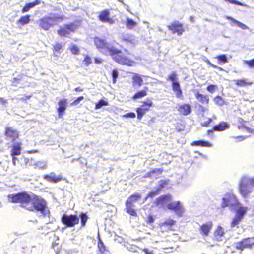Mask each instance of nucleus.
<instances>
[{
	"label": "nucleus",
	"instance_id": "1",
	"mask_svg": "<svg viewBox=\"0 0 254 254\" xmlns=\"http://www.w3.org/2000/svg\"><path fill=\"white\" fill-rule=\"evenodd\" d=\"M11 202L20 203L25 209L39 213V216L46 217L49 214L46 202L37 195L22 192L9 196Z\"/></svg>",
	"mask_w": 254,
	"mask_h": 254
},
{
	"label": "nucleus",
	"instance_id": "2",
	"mask_svg": "<svg viewBox=\"0 0 254 254\" xmlns=\"http://www.w3.org/2000/svg\"><path fill=\"white\" fill-rule=\"evenodd\" d=\"M94 43L101 53L106 55L113 56V59L118 63L129 66L134 65L135 62L134 61L123 56L121 51L115 47L114 42L110 43L100 38L96 37L94 39Z\"/></svg>",
	"mask_w": 254,
	"mask_h": 254
},
{
	"label": "nucleus",
	"instance_id": "3",
	"mask_svg": "<svg viewBox=\"0 0 254 254\" xmlns=\"http://www.w3.org/2000/svg\"><path fill=\"white\" fill-rule=\"evenodd\" d=\"M254 178L244 177L242 178L239 186L240 194L243 197L248 196L254 191Z\"/></svg>",
	"mask_w": 254,
	"mask_h": 254
},
{
	"label": "nucleus",
	"instance_id": "4",
	"mask_svg": "<svg viewBox=\"0 0 254 254\" xmlns=\"http://www.w3.org/2000/svg\"><path fill=\"white\" fill-rule=\"evenodd\" d=\"M240 203L236 196L233 194L229 193L225 194L222 198V207H226L229 206L230 209L232 210H236L238 208Z\"/></svg>",
	"mask_w": 254,
	"mask_h": 254
},
{
	"label": "nucleus",
	"instance_id": "5",
	"mask_svg": "<svg viewBox=\"0 0 254 254\" xmlns=\"http://www.w3.org/2000/svg\"><path fill=\"white\" fill-rule=\"evenodd\" d=\"M58 19V17L53 14L45 16L39 20V27L44 30H48L52 26L57 24Z\"/></svg>",
	"mask_w": 254,
	"mask_h": 254
},
{
	"label": "nucleus",
	"instance_id": "6",
	"mask_svg": "<svg viewBox=\"0 0 254 254\" xmlns=\"http://www.w3.org/2000/svg\"><path fill=\"white\" fill-rule=\"evenodd\" d=\"M61 220L67 227H72L79 223V218L77 215L64 214L62 217Z\"/></svg>",
	"mask_w": 254,
	"mask_h": 254
},
{
	"label": "nucleus",
	"instance_id": "7",
	"mask_svg": "<svg viewBox=\"0 0 254 254\" xmlns=\"http://www.w3.org/2000/svg\"><path fill=\"white\" fill-rule=\"evenodd\" d=\"M167 207L168 209L173 211L179 217L182 216L184 212L183 205L179 201H174L168 204Z\"/></svg>",
	"mask_w": 254,
	"mask_h": 254
},
{
	"label": "nucleus",
	"instance_id": "8",
	"mask_svg": "<svg viewBox=\"0 0 254 254\" xmlns=\"http://www.w3.org/2000/svg\"><path fill=\"white\" fill-rule=\"evenodd\" d=\"M254 245V237L243 239L242 240L235 243V247L237 249L243 250L246 248H250Z\"/></svg>",
	"mask_w": 254,
	"mask_h": 254
},
{
	"label": "nucleus",
	"instance_id": "9",
	"mask_svg": "<svg viewBox=\"0 0 254 254\" xmlns=\"http://www.w3.org/2000/svg\"><path fill=\"white\" fill-rule=\"evenodd\" d=\"M152 104L153 103L150 100L147 99L143 102L142 105L137 109L136 112L137 113V118L139 120H140L142 118L144 114L152 106Z\"/></svg>",
	"mask_w": 254,
	"mask_h": 254
},
{
	"label": "nucleus",
	"instance_id": "10",
	"mask_svg": "<svg viewBox=\"0 0 254 254\" xmlns=\"http://www.w3.org/2000/svg\"><path fill=\"white\" fill-rule=\"evenodd\" d=\"M180 114L187 116L191 112V106L189 104H178L176 107Z\"/></svg>",
	"mask_w": 254,
	"mask_h": 254
},
{
	"label": "nucleus",
	"instance_id": "11",
	"mask_svg": "<svg viewBox=\"0 0 254 254\" xmlns=\"http://www.w3.org/2000/svg\"><path fill=\"white\" fill-rule=\"evenodd\" d=\"M5 135L7 139L13 141L18 137V132L13 127H8L5 129Z\"/></svg>",
	"mask_w": 254,
	"mask_h": 254
},
{
	"label": "nucleus",
	"instance_id": "12",
	"mask_svg": "<svg viewBox=\"0 0 254 254\" xmlns=\"http://www.w3.org/2000/svg\"><path fill=\"white\" fill-rule=\"evenodd\" d=\"M168 28L173 34L177 33L178 35H181L184 31L182 25L178 22L172 23Z\"/></svg>",
	"mask_w": 254,
	"mask_h": 254
},
{
	"label": "nucleus",
	"instance_id": "13",
	"mask_svg": "<svg viewBox=\"0 0 254 254\" xmlns=\"http://www.w3.org/2000/svg\"><path fill=\"white\" fill-rule=\"evenodd\" d=\"M171 200L172 195L168 193L162 195L157 197L156 199L155 202L156 203L157 205H162L169 202L170 201H171Z\"/></svg>",
	"mask_w": 254,
	"mask_h": 254
},
{
	"label": "nucleus",
	"instance_id": "14",
	"mask_svg": "<svg viewBox=\"0 0 254 254\" xmlns=\"http://www.w3.org/2000/svg\"><path fill=\"white\" fill-rule=\"evenodd\" d=\"M110 12L108 10L102 11L99 15V20L103 22H108L111 24H113L114 20L110 18Z\"/></svg>",
	"mask_w": 254,
	"mask_h": 254
},
{
	"label": "nucleus",
	"instance_id": "15",
	"mask_svg": "<svg viewBox=\"0 0 254 254\" xmlns=\"http://www.w3.org/2000/svg\"><path fill=\"white\" fill-rule=\"evenodd\" d=\"M25 161L24 166H26L28 163L33 166L35 169H44L46 166V164L44 161L35 162V160H24Z\"/></svg>",
	"mask_w": 254,
	"mask_h": 254
},
{
	"label": "nucleus",
	"instance_id": "16",
	"mask_svg": "<svg viewBox=\"0 0 254 254\" xmlns=\"http://www.w3.org/2000/svg\"><path fill=\"white\" fill-rule=\"evenodd\" d=\"M120 39L122 41L128 43L132 46L134 45L137 42L136 38L132 35L123 34L121 36Z\"/></svg>",
	"mask_w": 254,
	"mask_h": 254
},
{
	"label": "nucleus",
	"instance_id": "17",
	"mask_svg": "<svg viewBox=\"0 0 254 254\" xmlns=\"http://www.w3.org/2000/svg\"><path fill=\"white\" fill-rule=\"evenodd\" d=\"M44 178L47 181L53 183H57L62 179L61 175H56L54 173L44 175Z\"/></svg>",
	"mask_w": 254,
	"mask_h": 254
},
{
	"label": "nucleus",
	"instance_id": "18",
	"mask_svg": "<svg viewBox=\"0 0 254 254\" xmlns=\"http://www.w3.org/2000/svg\"><path fill=\"white\" fill-rule=\"evenodd\" d=\"M143 79L136 73H133L132 76V85L135 88L140 87L143 83Z\"/></svg>",
	"mask_w": 254,
	"mask_h": 254
},
{
	"label": "nucleus",
	"instance_id": "19",
	"mask_svg": "<svg viewBox=\"0 0 254 254\" xmlns=\"http://www.w3.org/2000/svg\"><path fill=\"white\" fill-rule=\"evenodd\" d=\"M141 198V195L139 193H135L127 199L126 202V205L134 206V203Z\"/></svg>",
	"mask_w": 254,
	"mask_h": 254
},
{
	"label": "nucleus",
	"instance_id": "20",
	"mask_svg": "<svg viewBox=\"0 0 254 254\" xmlns=\"http://www.w3.org/2000/svg\"><path fill=\"white\" fill-rule=\"evenodd\" d=\"M172 89L177 98H182V91L180 88V84L178 82H172Z\"/></svg>",
	"mask_w": 254,
	"mask_h": 254
},
{
	"label": "nucleus",
	"instance_id": "21",
	"mask_svg": "<svg viewBox=\"0 0 254 254\" xmlns=\"http://www.w3.org/2000/svg\"><path fill=\"white\" fill-rule=\"evenodd\" d=\"M212 227V223L211 222H209L200 226V230L203 235L207 236L209 234Z\"/></svg>",
	"mask_w": 254,
	"mask_h": 254
},
{
	"label": "nucleus",
	"instance_id": "22",
	"mask_svg": "<svg viewBox=\"0 0 254 254\" xmlns=\"http://www.w3.org/2000/svg\"><path fill=\"white\" fill-rule=\"evenodd\" d=\"M166 184V182L165 181H161L160 184H159V187L154 190H152L148 193L147 196L145 198V200L147 199L148 197H153L155 195H157L160 191V190L164 187V185Z\"/></svg>",
	"mask_w": 254,
	"mask_h": 254
},
{
	"label": "nucleus",
	"instance_id": "23",
	"mask_svg": "<svg viewBox=\"0 0 254 254\" xmlns=\"http://www.w3.org/2000/svg\"><path fill=\"white\" fill-rule=\"evenodd\" d=\"M230 127V125L226 122H222L213 127V129L215 131H222L225 129H228Z\"/></svg>",
	"mask_w": 254,
	"mask_h": 254
},
{
	"label": "nucleus",
	"instance_id": "24",
	"mask_svg": "<svg viewBox=\"0 0 254 254\" xmlns=\"http://www.w3.org/2000/svg\"><path fill=\"white\" fill-rule=\"evenodd\" d=\"M247 208L246 207L240 206L238 205V208L236 210H233L236 211L235 216L242 219L247 211Z\"/></svg>",
	"mask_w": 254,
	"mask_h": 254
},
{
	"label": "nucleus",
	"instance_id": "25",
	"mask_svg": "<svg viewBox=\"0 0 254 254\" xmlns=\"http://www.w3.org/2000/svg\"><path fill=\"white\" fill-rule=\"evenodd\" d=\"M41 3L40 0H36L35 1L27 3L22 10L23 13L28 12L31 8L35 7L36 5L40 4Z\"/></svg>",
	"mask_w": 254,
	"mask_h": 254
},
{
	"label": "nucleus",
	"instance_id": "26",
	"mask_svg": "<svg viewBox=\"0 0 254 254\" xmlns=\"http://www.w3.org/2000/svg\"><path fill=\"white\" fill-rule=\"evenodd\" d=\"M227 19L231 21V26H234L235 25H237L238 27L242 28V29H248V27L247 26L245 25L244 24L235 20L231 17L227 16L226 18Z\"/></svg>",
	"mask_w": 254,
	"mask_h": 254
},
{
	"label": "nucleus",
	"instance_id": "27",
	"mask_svg": "<svg viewBox=\"0 0 254 254\" xmlns=\"http://www.w3.org/2000/svg\"><path fill=\"white\" fill-rule=\"evenodd\" d=\"M66 108V100H62L59 102V108L58 109L59 116H61Z\"/></svg>",
	"mask_w": 254,
	"mask_h": 254
},
{
	"label": "nucleus",
	"instance_id": "28",
	"mask_svg": "<svg viewBox=\"0 0 254 254\" xmlns=\"http://www.w3.org/2000/svg\"><path fill=\"white\" fill-rule=\"evenodd\" d=\"M21 153V146L19 143H15L13 145L12 150H11V155L13 157V159H16L14 157L15 155H18Z\"/></svg>",
	"mask_w": 254,
	"mask_h": 254
},
{
	"label": "nucleus",
	"instance_id": "29",
	"mask_svg": "<svg viewBox=\"0 0 254 254\" xmlns=\"http://www.w3.org/2000/svg\"><path fill=\"white\" fill-rule=\"evenodd\" d=\"M192 146H201L203 147H211L212 144L208 141L204 140L195 141L191 143Z\"/></svg>",
	"mask_w": 254,
	"mask_h": 254
},
{
	"label": "nucleus",
	"instance_id": "30",
	"mask_svg": "<svg viewBox=\"0 0 254 254\" xmlns=\"http://www.w3.org/2000/svg\"><path fill=\"white\" fill-rule=\"evenodd\" d=\"M30 16V15H26L24 16H22L17 21V24H20L21 26H23L24 25L27 24L29 23Z\"/></svg>",
	"mask_w": 254,
	"mask_h": 254
},
{
	"label": "nucleus",
	"instance_id": "31",
	"mask_svg": "<svg viewBox=\"0 0 254 254\" xmlns=\"http://www.w3.org/2000/svg\"><path fill=\"white\" fill-rule=\"evenodd\" d=\"M196 97L197 100L203 104H207L209 101V98L207 96L204 95L199 93H197L196 94Z\"/></svg>",
	"mask_w": 254,
	"mask_h": 254
},
{
	"label": "nucleus",
	"instance_id": "32",
	"mask_svg": "<svg viewBox=\"0 0 254 254\" xmlns=\"http://www.w3.org/2000/svg\"><path fill=\"white\" fill-rule=\"evenodd\" d=\"M125 24L127 29H132L134 27L136 26L137 23L133 20L129 18H127Z\"/></svg>",
	"mask_w": 254,
	"mask_h": 254
},
{
	"label": "nucleus",
	"instance_id": "33",
	"mask_svg": "<svg viewBox=\"0 0 254 254\" xmlns=\"http://www.w3.org/2000/svg\"><path fill=\"white\" fill-rule=\"evenodd\" d=\"M162 172L161 169H155L149 173V176L152 178H157L161 174Z\"/></svg>",
	"mask_w": 254,
	"mask_h": 254
},
{
	"label": "nucleus",
	"instance_id": "34",
	"mask_svg": "<svg viewBox=\"0 0 254 254\" xmlns=\"http://www.w3.org/2000/svg\"><path fill=\"white\" fill-rule=\"evenodd\" d=\"M58 33L61 36H66L69 34L70 32L67 27H66L65 25L64 27L61 28L58 31Z\"/></svg>",
	"mask_w": 254,
	"mask_h": 254
},
{
	"label": "nucleus",
	"instance_id": "35",
	"mask_svg": "<svg viewBox=\"0 0 254 254\" xmlns=\"http://www.w3.org/2000/svg\"><path fill=\"white\" fill-rule=\"evenodd\" d=\"M176 221L175 220L172 219H168L164 222L160 223V226L162 227L168 226V229H169L170 227L174 225Z\"/></svg>",
	"mask_w": 254,
	"mask_h": 254
},
{
	"label": "nucleus",
	"instance_id": "36",
	"mask_svg": "<svg viewBox=\"0 0 254 254\" xmlns=\"http://www.w3.org/2000/svg\"><path fill=\"white\" fill-rule=\"evenodd\" d=\"M79 218H80L81 219V226L82 227L85 226L86 225V223L87 221V219L88 218V217L87 215V214L85 213H81L80 214Z\"/></svg>",
	"mask_w": 254,
	"mask_h": 254
},
{
	"label": "nucleus",
	"instance_id": "37",
	"mask_svg": "<svg viewBox=\"0 0 254 254\" xmlns=\"http://www.w3.org/2000/svg\"><path fill=\"white\" fill-rule=\"evenodd\" d=\"M133 206L126 205V210L127 213L132 216H137L135 210L132 208Z\"/></svg>",
	"mask_w": 254,
	"mask_h": 254
},
{
	"label": "nucleus",
	"instance_id": "38",
	"mask_svg": "<svg viewBox=\"0 0 254 254\" xmlns=\"http://www.w3.org/2000/svg\"><path fill=\"white\" fill-rule=\"evenodd\" d=\"M147 95L145 90H142L137 92L133 97V99H136L145 96Z\"/></svg>",
	"mask_w": 254,
	"mask_h": 254
},
{
	"label": "nucleus",
	"instance_id": "39",
	"mask_svg": "<svg viewBox=\"0 0 254 254\" xmlns=\"http://www.w3.org/2000/svg\"><path fill=\"white\" fill-rule=\"evenodd\" d=\"M234 82L238 86L244 87L247 84H251V83L246 82L245 80H235Z\"/></svg>",
	"mask_w": 254,
	"mask_h": 254
},
{
	"label": "nucleus",
	"instance_id": "40",
	"mask_svg": "<svg viewBox=\"0 0 254 254\" xmlns=\"http://www.w3.org/2000/svg\"><path fill=\"white\" fill-rule=\"evenodd\" d=\"M98 248L99 251L102 253L104 252L106 250V247L104 245L102 241L99 239V241L98 242Z\"/></svg>",
	"mask_w": 254,
	"mask_h": 254
},
{
	"label": "nucleus",
	"instance_id": "41",
	"mask_svg": "<svg viewBox=\"0 0 254 254\" xmlns=\"http://www.w3.org/2000/svg\"><path fill=\"white\" fill-rule=\"evenodd\" d=\"M108 105V102L103 100H100L95 105V109H98L101 108L103 106Z\"/></svg>",
	"mask_w": 254,
	"mask_h": 254
},
{
	"label": "nucleus",
	"instance_id": "42",
	"mask_svg": "<svg viewBox=\"0 0 254 254\" xmlns=\"http://www.w3.org/2000/svg\"><path fill=\"white\" fill-rule=\"evenodd\" d=\"M66 27H67L69 32H74L77 28L78 26L75 23H71L70 24H66Z\"/></svg>",
	"mask_w": 254,
	"mask_h": 254
},
{
	"label": "nucleus",
	"instance_id": "43",
	"mask_svg": "<svg viewBox=\"0 0 254 254\" xmlns=\"http://www.w3.org/2000/svg\"><path fill=\"white\" fill-rule=\"evenodd\" d=\"M214 102L216 104L219 106H222L224 104V101L220 96H217L214 98Z\"/></svg>",
	"mask_w": 254,
	"mask_h": 254
},
{
	"label": "nucleus",
	"instance_id": "44",
	"mask_svg": "<svg viewBox=\"0 0 254 254\" xmlns=\"http://www.w3.org/2000/svg\"><path fill=\"white\" fill-rule=\"evenodd\" d=\"M216 58L217 59L219 62H221L223 63H226L228 62V60L227 59L226 55H222L217 56L216 57Z\"/></svg>",
	"mask_w": 254,
	"mask_h": 254
},
{
	"label": "nucleus",
	"instance_id": "45",
	"mask_svg": "<svg viewBox=\"0 0 254 254\" xmlns=\"http://www.w3.org/2000/svg\"><path fill=\"white\" fill-rule=\"evenodd\" d=\"M92 63V59L91 58L88 56H86L84 60L83 61V64L85 65L86 66H88L89 64H91Z\"/></svg>",
	"mask_w": 254,
	"mask_h": 254
},
{
	"label": "nucleus",
	"instance_id": "46",
	"mask_svg": "<svg viewBox=\"0 0 254 254\" xmlns=\"http://www.w3.org/2000/svg\"><path fill=\"white\" fill-rule=\"evenodd\" d=\"M242 220V219L239 217H237V216H235L234 218L232 223H231V227H234L236 226L237 225H238L239 222Z\"/></svg>",
	"mask_w": 254,
	"mask_h": 254
},
{
	"label": "nucleus",
	"instance_id": "47",
	"mask_svg": "<svg viewBox=\"0 0 254 254\" xmlns=\"http://www.w3.org/2000/svg\"><path fill=\"white\" fill-rule=\"evenodd\" d=\"M177 79V75L176 74L173 72H172L169 76H168V78L167 80H170L173 82H176V80Z\"/></svg>",
	"mask_w": 254,
	"mask_h": 254
},
{
	"label": "nucleus",
	"instance_id": "48",
	"mask_svg": "<svg viewBox=\"0 0 254 254\" xmlns=\"http://www.w3.org/2000/svg\"><path fill=\"white\" fill-rule=\"evenodd\" d=\"M70 50L73 54H77L79 53V49L78 47L75 45H73L70 47Z\"/></svg>",
	"mask_w": 254,
	"mask_h": 254
},
{
	"label": "nucleus",
	"instance_id": "49",
	"mask_svg": "<svg viewBox=\"0 0 254 254\" xmlns=\"http://www.w3.org/2000/svg\"><path fill=\"white\" fill-rule=\"evenodd\" d=\"M112 76L113 78V83L115 84L116 82V79L118 77V72L116 70H113Z\"/></svg>",
	"mask_w": 254,
	"mask_h": 254
},
{
	"label": "nucleus",
	"instance_id": "50",
	"mask_svg": "<svg viewBox=\"0 0 254 254\" xmlns=\"http://www.w3.org/2000/svg\"><path fill=\"white\" fill-rule=\"evenodd\" d=\"M224 0L228 1L229 3H232V4H237V5H241V6H247V5L246 4H243V3L238 1L237 0Z\"/></svg>",
	"mask_w": 254,
	"mask_h": 254
},
{
	"label": "nucleus",
	"instance_id": "51",
	"mask_svg": "<svg viewBox=\"0 0 254 254\" xmlns=\"http://www.w3.org/2000/svg\"><path fill=\"white\" fill-rule=\"evenodd\" d=\"M244 62L251 68H254V59L251 60H244Z\"/></svg>",
	"mask_w": 254,
	"mask_h": 254
},
{
	"label": "nucleus",
	"instance_id": "52",
	"mask_svg": "<svg viewBox=\"0 0 254 254\" xmlns=\"http://www.w3.org/2000/svg\"><path fill=\"white\" fill-rule=\"evenodd\" d=\"M84 99L83 96L79 97L77 99L71 103V105L76 106Z\"/></svg>",
	"mask_w": 254,
	"mask_h": 254
},
{
	"label": "nucleus",
	"instance_id": "53",
	"mask_svg": "<svg viewBox=\"0 0 254 254\" xmlns=\"http://www.w3.org/2000/svg\"><path fill=\"white\" fill-rule=\"evenodd\" d=\"M54 50L56 52H59L62 48L61 44L57 43L53 45Z\"/></svg>",
	"mask_w": 254,
	"mask_h": 254
},
{
	"label": "nucleus",
	"instance_id": "54",
	"mask_svg": "<svg viewBox=\"0 0 254 254\" xmlns=\"http://www.w3.org/2000/svg\"><path fill=\"white\" fill-rule=\"evenodd\" d=\"M216 234L220 236H222L224 234V231L223 228L221 226H218L216 231Z\"/></svg>",
	"mask_w": 254,
	"mask_h": 254
},
{
	"label": "nucleus",
	"instance_id": "55",
	"mask_svg": "<svg viewBox=\"0 0 254 254\" xmlns=\"http://www.w3.org/2000/svg\"><path fill=\"white\" fill-rule=\"evenodd\" d=\"M135 116H136L135 114L133 112L127 113L123 116V117L130 118H134L135 117Z\"/></svg>",
	"mask_w": 254,
	"mask_h": 254
},
{
	"label": "nucleus",
	"instance_id": "56",
	"mask_svg": "<svg viewBox=\"0 0 254 254\" xmlns=\"http://www.w3.org/2000/svg\"><path fill=\"white\" fill-rule=\"evenodd\" d=\"M216 87V86L211 85L207 87V89L210 93H213L214 91V90Z\"/></svg>",
	"mask_w": 254,
	"mask_h": 254
},
{
	"label": "nucleus",
	"instance_id": "57",
	"mask_svg": "<svg viewBox=\"0 0 254 254\" xmlns=\"http://www.w3.org/2000/svg\"><path fill=\"white\" fill-rule=\"evenodd\" d=\"M154 218L151 215H149L148 217H147V223H149V224H151L153 222H154Z\"/></svg>",
	"mask_w": 254,
	"mask_h": 254
},
{
	"label": "nucleus",
	"instance_id": "58",
	"mask_svg": "<svg viewBox=\"0 0 254 254\" xmlns=\"http://www.w3.org/2000/svg\"><path fill=\"white\" fill-rule=\"evenodd\" d=\"M57 254H69L68 252H67L65 250H61L57 253Z\"/></svg>",
	"mask_w": 254,
	"mask_h": 254
},
{
	"label": "nucleus",
	"instance_id": "59",
	"mask_svg": "<svg viewBox=\"0 0 254 254\" xmlns=\"http://www.w3.org/2000/svg\"><path fill=\"white\" fill-rule=\"evenodd\" d=\"M102 60L101 59H98V58L95 59V62L97 64H100L102 62Z\"/></svg>",
	"mask_w": 254,
	"mask_h": 254
},
{
	"label": "nucleus",
	"instance_id": "60",
	"mask_svg": "<svg viewBox=\"0 0 254 254\" xmlns=\"http://www.w3.org/2000/svg\"><path fill=\"white\" fill-rule=\"evenodd\" d=\"M0 102L2 104H5L6 103V100L3 99V98L0 97Z\"/></svg>",
	"mask_w": 254,
	"mask_h": 254
},
{
	"label": "nucleus",
	"instance_id": "61",
	"mask_svg": "<svg viewBox=\"0 0 254 254\" xmlns=\"http://www.w3.org/2000/svg\"><path fill=\"white\" fill-rule=\"evenodd\" d=\"M87 160H82V161H81V164L83 165H87Z\"/></svg>",
	"mask_w": 254,
	"mask_h": 254
},
{
	"label": "nucleus",
	"instance_id": "62",
	"mask_svg": "<svg viewBox=\"0 0 254 254\" xmlns=\"http://www.w3.org/2000/svg\"><path fill=\"white\" fill-rule=\"evenodd\" d=\"M30 97H31V96H26V98H21L20 99V100L23 101V100H26V99H29Z\"/></svg>",
	"mask_w": 254,
	"mask_h": 254
},
{
	"label": "nucleus",
	"instance_id": "63",
	"mask_svg": "<svg viewBox=\"0 0 254 254\" xmlns=\"http://www.w3.org/2000/svg\"><path fill=\"white\" fill-rule=\"evenodd\" d=\"M74 90L75 91H82L83 89H80L79 87H77V88H75Z\"/></svg>",
	"mask_w": 254,
	"mask_h": 254
},
{
	"label": "nucleus",
	"instance_id": "64",
	"mask_svg": "<svg viewBox=\"0 0 254 254\" xmlns=\"http://www.w3.org/2000/svg\"><path fill=\"white\" fill-rule=\"evenodd\" d=\"M212 122V119L211 118L208 119V121H207V125L209 124Z\"/></svg>",
	"mask_w": 254,
	"mask_h": 254
}]
</instances>
